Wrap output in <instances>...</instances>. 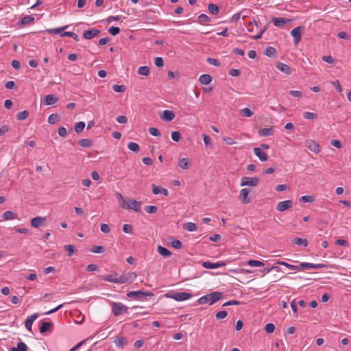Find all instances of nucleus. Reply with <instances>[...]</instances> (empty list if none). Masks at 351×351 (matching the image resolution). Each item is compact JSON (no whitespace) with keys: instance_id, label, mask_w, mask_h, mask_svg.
Masks as SVG:
<instances>
[{"instance_id":"1","label":"nucleus","mask_w":351,"mask_h":351,"mask_svg":"<svg viewBox=\"0 0 351 351\" xmlns=\"http://www.w3.org/2000/svg\"><path fill=\"white\" fill-rule=\"evenodd\" d=\"M223 293L219 291H215L210 294H207L199 298L197 302L200 304L209 303L210 305L215 303L222 298Z\"/></svg>"},{"instance_id":"2","label":"nucleus","mask_w":351,"mask_h":351,"mask_svg":"<svg viewBox=\"0 0 351 351\" xmlns=\"http://www.w3.org/2000/svg\"><path fill=\"white\" fill-rule=\"evenodd\" d=\"M141 202H138L136 200L130 199H128V201L126 200L125 202H123V204H121V208H123L124 209H132L135 212L141 211Z\"/></svg>"},{"instance_id":"3","label":"nucleus","mask_w":351,"mask_h":351,"mask_svg":"<svg viewBox=\"0 0 351 351\" xmlns=\"http://www.w3.org/2000/svg\"><path fill=\"white\" fill-rule=\"evenodd\" d=\"M128 310V307L120 302H113L112 304V311L114 316L127 313Z\"/></svg>"},{"instance_id":"4","label":"nucleus","mask_w":351,"mask_h":351,"mask_svg":"<svg viewBox=\"0 0 351 351\" xmlns=\"http://www.w3.org/2000/svg\"><path fill=\"white\" fill-rule=\"evenodd\" d=\"M127 296L136 300H143L146 296H154V293L151 292H143L141 291H130L127 293Z\"/></svg>"},{"instance_id":"5","label":"nucleus","mask_w":351,"mask_h":351,"mask_svg":"<svg viewBox=\"0 0 351 351\" xmlns=\"http://www.w3.org/2000/svg\"><path fill=\"white\" fill-rule=\"evenodd\" d=\"M136 277L137 274L135 272H129L123 274L118 278V284H123L125 282L132 283Z\"/></svg>"},{"instance_id":"6","label":"nucleus","mask_w":351,"mask_h":351,"mask_svg":"<svg viewBox=\"0 0 351 351\" xmlns=\"http://www.w3.org/2000/svg\"><path fill=\"white\" fill-rule=\"evenodd\" d=\"M259 183V179L257 177L249 178V177H243L241 182V186H256Z\"/></svg>"},{"instance_id":"7","label":"nucleus","mask_w":351,"mask_h":351,"mask_svg":"<svg viewBox=\"0 0 351 351\" xmlns=\"http://www.w3.org/2000/svg\"><path fill=\"white\" fill-rule=\"evenodd\" d=\"M167 297L171 298L177 301H184L191 298L192 295L186 292H175L171 295H167Z\"/></svg>"},{"instance_id":"8","label":"nucleus","mask_w":351,"mask_h":351,"mask_svg":"<svg viewBox=\"0 0 351 351\" xmlns=\"http://www.w3.org/2000/svg\"><path fill=\"white\" fill-rule=\"evenodd\" d=\"M304 29V27L302 26H298L293 29L291 32V36L294 38L295 45H298V43L301 40L302 38V30Z\"/></svg>"},{"instance_id":"9","label":"nucleus","mask_w":351,"mask_h":351,"mask_svg":"<svg viewBox=\"0 0 351 351\" xmlns=\"http://www.w3.org/2000/svg\"><path fill=\"white\" fill-rule=\"evenodd\" d=\"M292 205L293 203L291 200L282 201L278 204L276 209L279 212H284L286 210L291 208L292 207Z\"/></svg>"},{"instance_id":"10","label":"nucleus","mask_w":351,"mask_h":351,"mask_svg":"<svg viewBox=\"0 0 351 351\" xmlns=\"http://www.w3.org/2000/svg\"><path fill=\"white\" fill-rule=\"evenodd\" d=\"M176 117L175 113L169 110H165L160 115L162 120L165 121H171Z\"/></svg>"},{"instance_id":"11","label":"nucleus","mask_w":351,"mask_h":351,"mask_svg":"<svg viewBox=\"0 0 351 351\" xmlns=\"http://www.w3.org/2000/svg\"><path fill=\"white\" fill-rule=\"evenodd\" d=\"M249 193L250 191L247 188L241 190L239 194V199L243 204H248L251 202V199L248 197Z\"/></svg>"},{"instance_id":"12","label":"nucleus","mask_w":351,"mask_h":351,"mask_svg":"<svg viewBox=\"0 0 351 351\" xmlns=\"http://www.w3.org/2000/svg\"><path fill=\"white\" fill-rule=\"evenodd\" d=\"M254 154L259 158V160L262 162L267 161L268 160V156L267 153L263 152L260 147H254Z\"/></svg>"},{"instance_id":"13","label":"nucleus","mask_w":351,"mask_h":351,"mask_svg":"<svg viewBox=\"0 0 351 351\" xmlns=\"http://www.w3.org/2000/svg\"><path fill=\"white\" fill-rule=\"evenodd\" d=\"M100 33V30L97 29H92L89 30L84 31L83 33V36L86 39H92L96 36H97Z\"/></svg>"},{"instance_id":"14","label":"nucleus","mask_w":351,"mask_h":351,"mask_svg":"<svg viewBox=\"0 0 351 351\" xmlns=\"http://www.w3.org/2000/svg\"><path fill=\"white\" fill-rule=\"evenodd\" d=\"M272 21L275 26L280 27H283L284 25H285L287 23L291 22V20L286 19V18H283V17H280V18L274 17L272 19Z\"/></svg>"},{"instance_id":"15","label":"nucleus","mask_w":351,"mask_h":351,"mask_svg":"<svg viewBox=\"0 0 351 351\" xmlns=\"http://www.w3.org/2000/svg\"><path fill=\"white\" fill-rule=\"evenodd\" d=\"M300 267L305 269H322L326 268L327 266L325 264H313L310 263H302Z\"/></svg>"},{"instance_id":"16","label":"nucleus","mask_w":351,"mask_h":351,"mask_svg":"<svg viewBox=\"0 0 351 351\" xmlns=\"http://www.w3.org/2000/svg\"><path fill=\"white\" fill-rule=\"evenodd\" d=\"M225 265L226 263L223 262H217L216 263H213L210 262L205 261L202 263V266L206 269H216L221 267H223Z\"/></svg>"},{"instance_id":"17","label":"nucleus","mask_w":351,"mask_h":351,"mask_svg":"<svg viewBox=\"0 0 351 351\" xmlns=\"http://www.w3.org/2000/svg\"><path fill=\"white\" fill-rule=\"evenodd\" d=\"M38 314L34 313L27 317L25 320V327L29 331H32L33 322L38 318Z\"/></svg>"},{"instance_id":"18","label":"nucleus","mask_w":351,"mask_h":351,"mask_svg":"<svg viewBox=\"0 0 351 351\" xmlns=\"http://www.w3.org/2000/svg\"><path fill=\"white\" fill-rule=\"evenodd\" d=\"M46 218L43 217H36L31 220V226L34 228H39L45 221Z\"/></svg>"},{"instance_id":"19","label":"nucleus","mask_w":351,"mask_h":351,"mask_svg":"<svg viewBox=\"0 0 351 351\" xmlns=\"http://www.w3.org/2000/svg\"><path fill=\"white\" fill-rule=\"evenodd\" d=\"M306 146L311 152L315 154H318L320 151L319 145L314 141H307Z\"/></svg>"},{"instance_id":"20","label":"nucleus","mask_w":351,"mask_h":351,"mask_svg":"<svg viewBox=\"0 0 351 351\" xmlns=\"http://www.w3.org/2000/svg\"><path fill=\"white\" fill-rule=\"evenodd\" d=\"M58 101V98L53 95H47L44 99L45 104L47 106L55 104Z\"/></svg>"},{"instance_id":"21","label":"nucleus","mask_w":351,"mask_h":351,"mask_svg":"<svg viewBox=\"0 0 351 351\" xmlns=\"http://www.w3.org/2000/svg\"><path fill=\"white\" fill-rule=\"evenodd\" d=\"M276 68L280 70V71L286 73V74H290L291 72V67L284 63L282 62H278L276 65Z\"/></svg>"},{"instance_id":"22","label":"nucleus","mask_w":351,"mask_h":351,"mask_svg":"<svg viewBox=\"0 0 351 351\" xmlns=\"http://www.w3.org/2000/svg\"><path fill=\"white\" fill-rule=\"evenodd\" d=\"M152 192L154 194L157 195L159 193L163 194L165 196L169 195V191L165 188H160L156 186L154 184H152Z\"/></svg>"},{"instance_id":"23","label":"nucleus","mask_w":351,"mask_h":351,"mask_svg":"<svg viewBox=\"0 0 351 351\" xmlns=\"http://www.w3.org/2000/svg\"><path fill=\"white\" fill-rule=\"evenodd\" d=\"M117 276V274L115 273L114 274L108 275L106 276H101V278L105 281L111 282L114 283L118 284L119 278H116Z\"/></svg>"},{"instance_id":"24","label":"nucleus","mask_w":351,"mask_h":351,"mask_svg":"<svg viewBox=\"0 0 351 351\" xmlns=\"http://www.w3.org/2000/svg\"><path fill=\"white\" fill-rule=\"evenodd\" d=\"M199 81L202 84L207 85L212 81V77L208 74H203L199 77Z\"/></svg>"},{"instance_id":"25","label":"nucleus","mask_w":351,"mask_h":351,"mask_svg":"<svg viewBox=\"0 0 351 351\" xmlns=\"http://www.w3.org/2000/svg\"><path fill=\"white\" fill-rule=\"evenodd\" d=\"M34 17H32L31 16H26L19 21V24L20 25L25 26V25L30 24L31 23L34 22Z\"/></svg>"},{"instance_id":"26","label":"nucleus","mask_w":351,"mask_h":351,"mask_svg":"<svg viewBox=\"0 0 351 351\" xmlns=\"http://www.w3.org/2000/svg\"><path fill=\"white\" fill-rule=\"evenodd\" d=\"M264 54L266 55L268 57H276L277 56V52L275 48L272 47H267L265 49Z\"/></svg>"},{"instance_id":"27","label":"nucleus","mask_w":351,"mask_h":351,"mask_svg":"<svg viewBox=\"0 0 351 351\" xmlns=\"http://www.w3.org/2000/svg\"><path fill=\"white\" fill-rule=\"evenodd\" d=\"M27 349L28 348L27 345L25 343L20 341L17 343V347H13L11 349V351H27Z\"/></svg>"},{"instance_id":"28","label":"nucleus","mask_w":351,"mask_h":351,"mask_svg":"<svg viewBox=\"0 0 351 351\" xmlns=\"http://www.w3.org/2000/svg\"><path fill=\"white\" fill-rule=\"evenodd\" d=\"M158 252L161 256L164 257H168L171 255V252L168 249L162 246L158 247Z\"/></svg>"},{"instance_id":"29","label":"nucleus","mask_w":351,"mask_h":351,"mask_svg":"<svg viewBox=\"0 0 351 351\" xmlns=\"http://www.w3.org/2000/svg\"><path fill=\"white\" fill-rule=\"evenodd\" d=\"M258 134L261 136H269L273 134V130L270 128H262L258 131Z\"/></svg>"},{"instance_id":"30","label":"nucleus","mask_w":351,"mask_h":351,"mask_svg":"<svg viewBox=\"0 0 351 351\" xmlns=\"http://www.w3.org/2000/svg\"><path fill=\"white\" fill-rule=\"evenodd\" d=\"M51 327H52V323L51 322H43L41 326L40 327V332L45 333V332L50 330Z\"/></svg>"},{"instance_id":"31","label":"nucleus","mask_w":351,"mask_h":351,"mask_svg":"<svg viewBox=\"0 0 351 351\" xmlns=\"http://www.w3.org/2000/svg\"><path fill=\"white\" fill-rule=\"evenodd\" d=\"M78 143L83 147H90L93 145V141L88 138L80 139Z\"/></svg>"},{"instance_id":"32","label":"nucleus","mask_w":351,"mask_h":351,"mask_svg":"<svg viewBox=\"0 0 351 351\" xmlns=\"http://www.w3.org/2000/svg\"><path fill=\"white\" fill-rule=\"evenodd\" d=\"M17 217V215L12 211H5L3 215V218L5 220L14 219Z\"/></svg>"},{"instance_id":"33","label":"nucleus","mask_w":351,"mask_h":351,"mask_svg":"<svg viewBox=\"0 0 351 351\" xmlns=\"http://www.w3.org/2000/svg\"><path fill=\"white\" fill-rule=\"evenodd\" d=\"M183 228L189 232L195 231L197 229L196 224L192 222H187L184 223Z\"/></svg>"},{"instance_id":"34","label":"nucleus","mask_w":351,"mask_h":351,"mask_svg":"<svg viewBox=\"0 0 351 351\" xmlns=\"http://www.w3.org/2000/svg\"><path fill=\"white\" fill-rule=\"evenodd\" d=\"M293 243L298 245H304V246L308 245V241L306 239L295 237L293 239Z\"/></svg>"},{"instance_id":"35","label":"nucleus","mask_w":351,"mask_h":351,"mask_svg":"<svg viewBox=\"0 0 351 351\" xmlns=\"http://www.w3.org/2000/svg\"><path fill=\"white\" fill-rule=\"evenodd\" d=\"M168 240H171V246L176 249H180L182 248V243L180 241L178 240V239H174L173 238L171 237V238H169Z\"/></svg>"},{"instance_id":"36","label":"nucleus","mask_w":351,"mask_h":351,"mask_svg":"<svg viewBox=\"0 0 351 351\" xmlns=\"http://www.w3.org/2000/svg\"><path fill=\"white\" fill-rule=\"evenodd\" d=\"M150 73L149 68L147 66H142L138 68V73L147 76Z\"/></svg>"},{"instance_id":"37","label":"nucleus","mask_w":351,"mask_h":351,"mask_svg":"<svg viewBox=\"0 0 351 351\" xmlns=\"http://www.w3.org/2000/svg\"><path fill=\"white\" fill-rule=\"evenodd\" d=\"M208 8L209 12L214 15H217L219 12V7L215 4L210 3Z\"/></svg>"},{"instance_id":"38","label":"nucleus","mask_w":351,"mask_h":351,"mask_svg":"<svg viewBox=\"0 0 351 351\" xmlns=\"http://www.w3.org/2000/svg\"><path fill=\"white\" fill-rule=\"evenodd\" d=\"M114 342L117 346H123L128 343V339L124 337H120L115 339Z\"/></svg>"},{"instance_id":"39","label":"nucleus","mask_w":351,"mask_h":351,"mask_svg":"<svg viewBox=\"0 0 351 351\" xmlns=\"http://www.w3.org/2000/svg\"><path fill=\"white\" fill-rule=\"evenodd\" d=\"M68 27L67 25L66 26H64V27H62L60 28H56V29H47L46 31L51 34H61V32L62 31H64L65 29H66Z\"/></svg>"},{"instance_id":"40","label":"nucleus","mask_w":351,"mask_h":351,"mask_svg":"<svg viewBox=\"0 0 351 351\" xmlns=\"http://www.w3.org/2000/svg\"><path fill=\"white\" fill-rule=\"evenodd\" d=\"M60 121V117L57 114H51L48 118V122L50 124H54Z\"/></svg>"},{"instance_id":"41","label":"nucleus","mask_w":351,"mask_h":351,"mask_svg":"<svg viewBox=\"0 0 351 351\" xmlns=\"http://www.w3.org/2000/svg\"><path fill=\"white\" fill-rule=\"evenodd\" d=\"M189 160L185 158H183L182 159H180L179 162H178V165L179 167L182 169H186L189 168Z\"/></svg>"},{"instance_id":"42","label":"nucleus","mask_w":351,"mask_h":351,"mask_svg":"<svg viewBox=\"0 0 351 351\" xmlns=\"http://www.w3.org/2000/svg\"><path fill=\"white\" fill-rule=\"evenodd\" d=\"M240 114L243 117H250L253 115L254 112L250 108H245L240 110Z\"/></svg>"},{"instance_id":"43","label":"nucleus","mask_w":351,"mask_h":351,"mask_svg":"<svg viewBox=\"0 0 351 351\" xmlns=\"http://www.w3.org/2000/svg\"><path fill=\"white\" fill-rule=\"evenodd\" d=\"M198 22L199 23H207V22H210L211 20H210V18L209 16H208L206 14H201L198 18Z\"/></svg>"},{"instance_id":"44","label":"nucleus","mask_w":351,"mask_h":351,"mask_svg":"<svg viewBox=\"0 0 351 351\" xmlns=\"http://www.w3.org/2000/svg\"><path fill=\"white\" fill-rule=\"evenodd\" d=\"M84 128H85L84 122H82V121L78 122L77 123L75 124V131L76 132V133L80 134L83 131Z\"/></svg>"},{"instance_id":"45","label":"nucleus","mask_w":351,"mask_h":351,"mask_svg":"<svg viewBox=\"0 0 351 351\" xmlns=\"http://www.w3.org/2000/svg\"><path fill=\"white\" fill-rule=\"evenodd\" d=\"M128 147L130 150L135 152H138L140 149L139 145L134 142L129 143L128 145Z\"/></svg>"},{"instance_id":"46","label":"nucleus","mask_w":351,"mask_h":351,"mask_svg":"<svg viewBox=\"0 0 351 351\" xmlns=\"http://www.w3.org/2000/svg\"><path fill=\"white\" fill-rule=\"evenodd\" d=\"M64 248L68 252L69 256H71L75 252V248L73 245H66L64 246Z\"/></svg>"},{"instance_id":"47","label":"nucleus","mask_w":351,"mask_h":351,"mask_svg":"<svg viewBox=\"0 0 351 351\" xmlns=\"http://www.w3.org/2000/svg\"><path fill=\"white\" fill-rule=\"evenodd\" d=\"M29 116V112L27 110H24L22 112H20L17 114L16 118L18 120H25L27 119Z\"/></svg>"},{"instance_id":"48","label":"nucleus","mask_w":351,"mask_h":351,"mask_svg":"<svg viewBox=\"0 0 351 351\" xmlns=\"http://www.w3.org/2000/svg\"><path fill=\"white\" fill-rule=\"evenodd\" d=\"M315 200V198L313 196L311 195H304L300 198V202H313Z\"/></svg>"},{"instance_id":"49","label":"nucleus","mask_w":351,"mask_h":351,"mask_svg":"<svg viewBox=\"0 0 351 351\" xmlns=\"http://www.w3.org/2000/svg\"><path fill=\"white\" fill-rule=\"evenodd\" d=\"M90 251L93 253H103L105 251V247L103 246L93 245Z\"/></svg>"},{"instance_id":"50","label":"nucleus","mask_w":351,"mask_h":351,"mask_svg":"<svg viewBox=\"0 0 351 351\" xmlns=\"http://www.w3.org/2000/svg\"><path fill=\"white\" fill-rule=\"evenodd\" d=\"M248 265L252 267H262L264 266V263L261 261L256 260H250L248 261Z\"/></svg>"},{"instance_id":"51","label":"nucleus","mask_w":351,"mask_h":351,"mask_svg":"<svg viewBox=\"0 0 351 351\" xmlns=\"http://www.w3.org/2000/svg\"><path fill=\"white\" fill-rule=\"evenodd\" d=\"M145 210L149 214L156 213L158 210V207L156 206H147L145 207Z\"/></svg>"},{"instance_id":"52","label":"nucleus","mask_w":351,"mask_h":351,"mask_svg":"<svg viewBox=\"0 0 351 351\" xmlns=\"http://www.w3.org/2000/svg\"><path fill=\"white\" fill-rule=\"evenodd\" d=\"M303 117H304V118H305L306 119H311V120H313V119H315L317 118V114H315L313 112H305L303 114Z\"/></svg>"},{"instance_id":"53","label":"nucleus","mask_w":351,"mask_h":351,"mask_svg":"<svg viewBox=\"0 0 351 351\" xmlns=\"http://www.w3.org/2000/svg\"><path fill=\"white\" fill-rule=\"evenodd\" d=\"M112 89L116 93H123L125 90V86L123 85L114 84L112 86Z\"/></svg>"},{"instance_id":"54","label":"nucleus","mask_w":351,"mask_h":351,"mask_svg":"<svg viewBox=\"0 0 351 351\" xmlns=\"http://www.w3.org/2000/svg\"><path fill=\"white\" fill-rule=\"evenodd\" d=\"M171 138L175 142H178L181 138V134L178 131L171 132Z\"/></svg>"},{"instance_id":"55","label":"nucleus","mask_w":351,"mask_h":351,"mask_svg":"<svg viewBox=\"0 0 351 351\" xmlns=\"http://www.w3.org/2000/svg\"><path fill=\"white\" fill-rule=\"evenodd\" d=\"M275 325L272 323L267 324L265 330L267 333H272L275 330Z\"/></svg>"},{"instance_id":"56","label":"nucleus","mask_w":351,"mask_h":351,"mask_svg":"<svg viewBox=\"0 0 351 351\" xmlns=\"http://www.w3.org/2000/svg\"><path fill=\"white\" fill-rule=\"evenodd\" d=\"M202 137L204 139V142L207 147H211L212 146V141L210 138V136L206 134H202Z\"/></svg>"},{"instance_id":"57","label":"nucleus","mask_w":351,"mask_h":351,"mask_svg":"<svg viewBox=\"0 0 351 351\" xmlns=\"http://www.w3.org/2000/svg\"><path fill=\"white\" fill-rule=\"evenodd\" d=\"M149 132L154 136H159L161 134L160 132L157 128L153 127L149 128Z\"/></svg>"},{"instance_id":"58","label":"nucleus","mask_w":351,"mask_h":351,"mask_svg":"<svg viewBox=\"0 0 351 351\" xmlns=\"http://www.w3.org/2000/svg\"><path fill=\"white\" fill-rule=\"evenodd\" d=\"M228 315V312L226 311H221L217 313L216 318L218 319H224Z\"/></svg>"},{"instance_id":"59","label":"nucleus","mask_w":351,"mask_h":351,"mask_svg":"<svg viewBox=\"0 0 351 351\" xmlns=\"http://www.w3.org/2000/svg\"><path fill=\"white\" fill-rule=\"evenodd\" d=\"M72 69L73 73L75 75H80L83 72V69L80 68V66L75 64L72 66Z\"/></svg>"},{"instance_id":"60","label":"nucleus","mask_w":351,"mask_h":351,"mask_svg":"<svg viewBox=\"0 0 351 351\" xmlns=\"http://www.w3.org/2000/svg\"><path fill=\"white\" fill-rule=\"evenodd\" d=\"M108 32L112 36H115L120 32V29L117 27H110L108 29Z\"/></svg>"},{"instance_id":"61","label":"nucleus","mask_w":351,"mask_h":351,"mask_svg":"<svg viewBox=\"0 0 351 351\" xmlns=\"http://www.w3.org/2000/svg\"><path fill=\"white\" fill-rule=\"evenodd\" d=\"M210 64H212L213 66H220V62L218 60L213 58H208L206 60Z\"/></svg>"},{"instance_id":"62","label":"nucleus","mask_w":351,"mask_h":351,"mask_svg":"<svg viewBox=\"0 0 351 351\" xmlns=\"http://www.w3.org/2000/svg\"><path fill=\"white\" fill-rule=\"evenodd\" d=\"M123 230L125 233H132L133 228L130 224H124L123 227Z\"/></svg>"},{"instance_id":"63","label":"nucleus","mask_w":351,"mask_h":351,"mask_svg":"<svg viewBox=\"0 0 351 351\" xmlns=\"http://www.w3.org/2000/svg\"><path fill=\"white\" fill-rule=\"evenodd\" d=\"M154 63L156 66L161 67L163 66V59L161 57H157L154 60Z\"/></svg>"},{"instance_id":"64","label":"nucleus","mask_w":351,"mask_h":351,"mask_svg":"<svg viewBox=\"0 0 351 351\" xmlns=\"http://www.w3.org/2000/svg\"><path fill=\"white\" fill-rule=\"evenodd\" d=\"M116 119L119 123H126L128 122V118L124 115L118 116Z\"/></svg>"}]
</instances>
